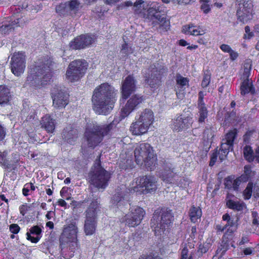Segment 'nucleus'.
I'll return each instance as SVG.
<instances>
[{
    "label": "nucleus",
    "mask_w": 259,
    "mask_h": 259,
    "mask_svg": "<svg viewBox=\"0 0 259 259\" xmlns=\"http://www.w3.org/2000/svg\"><path fill=\"white\" fill-rule=\"evenodd\" d=\"M118 92L108 83L97 87L92 96L93 109L98 114L107 115L113 109Z\"/></svg>",
    "instance_id": "nucleus-1"
},
{
    "label": "nucleus",
    "mask_w": 259,
    "mask_h": 259,
    "mask_svg": "<svg viewBox=\"0 0 259 259\" xmlns=\"http://www.w3.org/2000/svg\"><path fill=\"white\" fill-rule=\"evenodd\" d=\"M113 125L112 123L106 125H99L97 123L88 124L84 137L88 147L94 148L102 141L104 136L109 134Z\"/></svg>",
    "instance_id": "nucleus-2"
},
{
    "label": "nucleus",
    "mask_w": 259,
    "mask_h": 259,
    "mask_svg": "<svg viewBox=\"0 0 259 259\" xmlns=\"http://www.w3.org/2000/svg\"><path fill=\"white\" fill-rule=\"evenodd\" d=\"M88 177L89 182L94 187L104 190L110 179V174L101 166L100 160L97 159L89 173Z\"/></svg>",
    "instance_id": "nucleus-3"
},
{
    "label": "nucleus",
    "mask_w": 259,
    "mask_h": 259,
    "mask_svg": "<svg viewBox=\"0 0 259 259\" xmlns=\"http://www.w3.org/2000/svg\"><path fill=\"white\" fill-rule=\"evenodd\" d=\"M134 154L138 164L142 165L144 163L150 170L154 168L156 163V157L150 144L141 143L138 145L135 149Z\"/></svg>",
    "instance_id": "nucleus-4"
},
{
    "label": "nucleus",
    "mask_w": 259,
    "mask_h": 259,
    "mask_svg": "<svg viewBox=\"0 0 259 259\" xmlns=\"http://www.w3.org/2000/svg\"><path fill=\"white\" fill-rule=\"evenodd\" d=\"M173 218L170 209L163 208L155 210L151 220V227L154 228L155 234L159 235L164 233L170 226Z\"/></svg>",
    "instance_id": "nucleus-5"
},
{
    "label": "nucleus",
    "mask_w": 259,
    "mask_h": 259,
    "mask_svg": "<svg viewBox=\"0 0 259 259\" xmlns=\"http://www.w3.org/2000/svg\"><path fill=\"white\" fill-rule=\"evenodd\" d=\"M50 69L44 65L36 66L30 68L26 79V83L32 86H37L47 84L51 78Z\"/></svg>",
    "instance_id": "nucleus-6"
},
{
    "label": "nucleus",
    "mask_w": 259,
    "mask_h": 259,
    "mask_svg": "<svg viewBox=\"0 0 259 259\" xmlns=\"http://www.w3.org/2000/svg\"><path fill=\"white\" fill-rule=\"evenodd\" d=\"M100 204L97 200H93L85 211L86 220L84 224V231L87 235L93 234L96 227L98 213L100 211Z\"/></svg>",
    "instance_id": "nucleus-7"
},
{
    "label": "nucleus",
    "mask_w": 259,
    "mask_h": 259,
    "mask_svg": "<svg viewBox=\"0 0 259 259\" xmlns=\"http://www.w3.org/2000/svg\"><path fill=\"white\" fill-rule=\"evenodd\" d=\"M77 228L73 224H69L64 228L60 236V244L62 248L69 246L71 251L77 246Z\"/></svg>",
    "instance_id": "nucleus-8"
},
{
    "label": "nucleus",
    "mask_w": 259,
    "mask_h": 259,
    "mask_svg": "<svg viewBox=\"0 0 259 259\" xmlns=\"http://www.w3.org/2000/svg\"><path fill=\"white\" fill-rule=\"evenodd\" d=\"M147 12V18L152 21L153 24L154 25L158 24L159 27L162 28L165 31L169 28V21L166 19L164 12L159 11L158 6H153L148 9Z\"/></svg>",
    "instance_id": "nucleus-9"
},
{
    "label": "nucleus",
    "mask_w": 259,
    "mask_h": 259,
    "mask_svg": "<svg viewBox=\"0 0 259 259\" xmlns=\"http://www.w3.org/2000/svg\"><path fill=\"white\" fill-rule=\"evenodd\" d=\"M136 186L133 187V191L147 193L155 191L156 189V180L153 176H144L138 179Z\"/></svg>",
    "instance_id": "nucleus-10"
},
{
    "label": "nucleus",
    "mask_w": 259,
    "mask_h": 259,
    "mask_svg": "<svg viewBox=\"0 0 259 259\" xmlns=\"http://www.w3.org/2000/svg\"><path fill=\"white\" fill-rule=\"evenodd\" d=\"M133 192V188L131 189L121 185L118 187L116 193L112 197L111 202L114 207L122 209L128 203V195L129 193Z\"/></svg>",
    "instance_id": "nucleus-11"
},
{
    "label": "nucleus",
    "mask_w": 259,
    "mask_h": 259,
    "mask_svg": "<svg viewBox=\"0 0 259 259\" xmlns=\"http://www.w3.org/2000/svg\"><path fill=\"white\" fill-rule=\"evenodd\" d=\"M145 214V212L142 208L135 206L130 208V212L122 219L123 222L130 227H135L140 225Z\"/></svg>",
    "instance_id": "nucleus-12"
},
{
    "label": "nucleus",
    "mask_w": 259,
    "mask_h": 259,
    "mask_svg": "<svg viewBox=\"0 0 259 259\" xmlns=\"http://www.w3.org/2000/svg\"><path fill=\"white\" fill-rule=\"evenodd\" d=\"M238 5L237 15L239 21L246 22L252 18L253 5L251 0H236Z\"/></svg>",
    "instance_id": "nucleus-13"
},
{
    "label": "nucleus",
    "mask_w": 259,
    "mask_h": 259,
    "mask_svg": "<svg viewBox=\"0 0 259 259\" xmlns=\"http://www.w3.org/2000/svg\"><path fill=\"white\" fill-rule=\"evenodd\" d=\"M12 72L16 76L21 75L25 68V55L24 53H15L11 61Z\"/></svg>",
    "instance_id": "nucleus-14"
},
{
    "label": "nucleus",
    "mask_w": 259,
    "mask_h": 259,
    "mask_svg": "<svg viewBox=\"0 0 259 259\" xmlns=\"http://www.w3.org/2000/svg\"><path fill=\"white\" fill-rule=\"evenodd\" d=\"M53 106L56 109L64 108L68 104V95L61 89L60 87L56 86L52 90Z\"/></svg>",
    "instance_id": "nucleus-15"
},
{
    "label": "nucleus",
    "mask_w": 259,
    "mask_h": 259,
    "mask_svg": "<svg viewBox=\"0 0 259 259\" xmlns=\"http://www.w3.org/2000/svg\"><path fill=\"white\" fill-rule=\"evenodd\" d=\"M95 39L96 36L94 34H82L75 38L73 41L70 43V46L74 50L83 49L90 47L95 42Z\"/></svg>",
    "instance_id": "nucleus-16"
},
{
    "label": "nucleus",
    "mask_w": 259,
    "mask_h": 259,
    "mask_svg": "<svg viewBox=\"0 0 259 259\" xmlns=\"http://www.w3.org/2000/svg\"><path fill=\"white\" fill-rule=\"evenodd\" d=\"M192 123V118L179 115L172 120L170 126L173 131L180 132L189 128Z\"/></svg>",
    "instance_id": "nucleus-17"
},
{
    "label": "nucleus",
    "mask_w": 259,
    "mask_h": 259,
    "mask_svg": "<svg viewBox=\"0 0 259 259\" xmlns=\"http://www.w3.org/2000/svg\"><path fill=\"white\" fill-rule=\"evenodd\" d=\"M79 62H71L68 66L66 71V78L69 81L74 82L78 81L84 74V68H82L80 70H77L75 68L77 66L75 65L80 66ZM81 68V67H80Z\"/></svg>",
    "instance_id": "nucleus-18"
},
{
    "label": "nucleus",
    "mask_w": 259,
    "mask_h": 259,
    "mask_svg": "<svg viewBox=\"0 0 259 259\" xmlns=\"http://www.w3.org/2000/svg\"><path fill=\"white\" fill-rule=\"evenodd\" d=\"M136 81L132 75L127 76L122 82L121 94L123 99H126L133 92L136 91Z\"/></svg>",
    "instance_id": "nucleus-19"
},
{
    "label": "nucleus",
    "mask_w": 259,
    "mask_h": 259,
    "mask_svg": "<svg viewBox=\"0 0 259 259\" xmlns=\"http://www.w3.org/2000/svg\"><path fill=\"white\" fill-rule=\"evenodd\" d=\"M144 100L143 96L136 94L132 96L128 99L125 106L122 109V114L123 116H126L130 113L135 110L139 105L141 104Z\"/></svg>",
    "instance_id": "nucleus-20"
},
{
    "label": "nucleus",
    "mask_w": 259,
    "mask_h": 259,
    "mask_svg": "<svg viewBox=\"0 0 259 259\" xmlns=\"http://www.w3.org/2000/svg\"><path fill=\"white\" fill-rule=\"evenodd\" d=\"M24 22V20L22 18H18L11 23H7L3 22L0 23V32L5 34H8L14 30L15 27L22 26Z\"/></svg>",
    "instance_id": "nucleus-21"
},
{
    "label": "nucleus",
    "mask_w": 259,
    "mask_h": 259,
    "mask_svg": "<svg viewBox=\"0 0 259 259\" xmlns=\"http://www.w3.org/2000/svg\"><path fill=\"white\" fill-rule=\"evenodd\" d=\"M151 74L146 79V83L152 88H156L159 85L161 80L160 71L156 68L151 67Z\"/></svg>",
    "instance_id": "nucleus-22"
},
{
    "label": "nucleus",
    "mask_w": 259,
    "mask_h": 259,
    "mask_svg": "<svg viewBox=\"0 0 259 259\" xmlns=\"http://www.w3.org/2000/svg\"><path fill=\"white\" fill-rule=\"evenodd\" d=\"M78 130L72 125L67 126L62 132L63 139L68 143L72 144L78 137Z\"/></svg>",
    "instance_id": "nucleus-23"
},
{
    "label": "nucleus",
    "mask_w": 259,
    "mask_h": 259,
    "mask_svg": "<svg viewBox=\"0 0 259 259\" xmlns=\"http://www.w3.org/2000/svg\"><path fill=\"white\" fill-rule=\"evenodd\" d=\"M136 121L133 122L130 126V131L134 135H141L147 132L149 126L141 120L136 118Z\"/></svg>",
    "instance_id": "nucleus-24"
},
{
    "label": "nucleus",
    "mask_w": 259,
    "mask_h": 259,
    "mask_svg": "<svg viewBox=\"0 0 259 259\" xmlns=\"http://www.w3.org/2000/svg\"><path fill=\"white\" fill-rule=\"evenodd\" d=\"M41 124L48 133L52 134L55 128V120L50 115H46L42 118Z\"/></svg>",
    "instance_id": "nucleus-25"
},
{
    "label": "nucleus",
    "mask_w": 259,
    "mask_h": 259,
    "mask_svg": "<svg viewBox=\"0 0 259 259\" xmlns=\"http://www.w3.org/2000/svg\"><path fill=\"white\" fill-rule=\"evenodd\" d=\"M137 118L149 126L154 120L153 112L151 109H145Z\"/></svg>",
    "instance_id": "nucleus-26"
},
{
    "label": "nucleus",
    "mask_w": 259,
    "mask_h": 259,
    "mask_svg": "<svg viewBox=\"0 0 259 259\" xmlns=\"http://www.w3.org/2000/svg\"><path fill=\"white\" fill-rule=\"evenodd\" d=\"M70 16H75L79 10L82 8L83 4L80 0H70L68 1Z\"/></svg>",
    "instance_id": "nucleus-27"
},
{
    "label": "nucleus",
    "mask_w": 259,
    "mask_h": 259,
    "mask_svg": "<svg viewBox=\"0 0 259 259\" xmlns=\"http://www.w3.org/2000/svg\"><path fill=\"white\" fill-rule=\"evenodd\" d=\"M240 91L242 95H245L248 93L253 94L255 93L252 83L248 78L244 79L240 85Z\"/></svg>",
    "instance_id": "nucleus-28"
},
{
    "label": "nucleus",
    "mask_w": 259,
    "mask_h": 259,
    "mask_svg": "<svg viewBox=\"0 0 259 259\" xmlns=\"http://www.w3.org/2000/svg\"><path fill=\"white\" fill-rule=\"evenodd\" d=\"M11 97L10 89L4 85H0V105L6 104Z\"/></svg>",
    "instance_id": "nucleus-29"
},
{
    "label": "nucleus",
    "mask_w": 259,
    "mask_h": 259,
    "mask_svg": "<svg viewBox=\"0 0 259 259\" xmlns=\"http://www.w3.org/2000/svg\"><path fill=\"white\" fill-rule=\"evenodd\" d=\"M198 108L199 115L198 121L199 122H203L205 119L207 118L208 115L205 103L204 102H198Z\"/></svg>",
    "instance_id": "nucleus-30"
},
{
    "label": "nucleus",
    "mask_w": 259,
    "mask_h": 259,
    "mask_svg": "<svg viewBox=\"0 0 259 259\" xmlns=\"http://www.w3.org/2000/svg\"><path fill=\"white\" fill-rule=\"evenodd\" d=\"M13 158L10 160L7 159L5 167L11 170H15L19 165V158L17 154L12 155Z\"/></svg>",
    "instance_id": "nucleus-31"
},
{
    "label": "nucleus",
    "mask_w": 259,
    "mask_h": 259,
    "mask_svg": "<svg viewBox=\"0 0 259 259\" xmlns=\"http://www.w3.org/2000/svg\"><path fill=\"white\" fill-rule=\"evenodd\" d=\"M229 196L227 197L228 199L226 202L227 207L230 209L236 211H241L243 210L244 206L243 203H241L239 201H235L231 199H229Z\"/></svg>",
    "instance_id": "nucleus-32"
},
{
    "label": "nucleus",
    "mask_w": 259,
    "mask_h": 259,
    "mask_svg": "<svg viewBox=\"0 0 259 259\" xmlns=\"http://www.w3.org/2000/svg\"><path fill=\"white\" fill-rule=\"evenodd\" d=\"M201 214V210L199 207L192 206L190 209L189 216L191 221L193 223H195L198 219H200Z\"/></svg>",
    "instance_id": "nucleus-33"
},
{
    "label": "nucleus",
    "mask_w": 259,
    "mask_h": 259,
    "mask_svg": "<svg viewBox=\"0 0 259 259\" xmlns=\"http://www.w3.org/2000/svg\"><path fill=\"white\" fill-rule=\"evenodd\" d=\"M68 6V2L60 4L56 7V12L62 16L70 15V11Z\"/></svg>",
    "instance_id": "nucleus-34"
},
{
    "label": "nucleus",
    "mask_w": 259,
    "mask_h": 259,
    "mask_svg": "<svg viewBox=\"0 0 259 259\" xmlns=\"http://www.w3.org/2000/svg\"><path fill=\"white\" fill-rule=\"evenodd\" d=\"M23 117L25 118V120L30 121L34 119L35 116V110L33 108H24L21 111Z\"/></svg>",
    "instance_id": "nucleus-35"
},
{
    "label": "nucleus",
    "mask_w": 259,
    "mask_h": 259,
    "mask_svg": "<svg viewBox=\"0 0 259 259\" xmlns=\"http://www.w3.org/2000/svg\"><path fill=\"white\" fill-rule=\"evenodd\" d=\"M174 176V172L171 170H165L164 172H162V175L160 176L163 181L166 183H175L173 179Z\"/></svg>",
    "instance_id": "nucleus-36"
},
{
    "label": "nucleus",
    "mask_w": 259,
    "mask_h": 259,
    "mask_svg": "<svg viewBox=\"0 0 259 259\" xmlns=\"http://www.w3.org/2000/svg\"><path fill=\"white\" fill-rule=\"evenodd\" d=\"M229 245L227 242H222V244L218 247V249L216 251V255L218 256V259H221L224 255L225 254L226 252L229 249Z\"/></svg>",
    "instance_id": "nucleus-37"
},
{
    "label": "nucleus",
    "mask_w": 259,
    "mask_h": 259,
    "mask_svg": "<svg viewBox=\"0 0 259 259\" xmlns=\"http://www.w3.org/2000/svg\"><path fill=\"white\" fill-rule=\"evenodd\" d=\"M243 154L245 158L249 162L254 161V156L251 148L249 146H246L243 149Z\"/></svg>",
    "instance_id": "nucleus-38"
},
{
    "label": "nucleus",
    "mask_w": 259,
    "mask_h": 259,
    "mask_svg": "<svg viewBox=\"0 0 259 259\" xmlns=\"http://www.w3.org/2000/svg\"><path fill=\"white\" fill-rule=\"evenodd\" d=\"M251 66L252 63L250 60H247L245 61L243 66L244 72L242 75V77L243 79L248 78L250 74Z\"/></svg>",
    "instance_id": "nucleus-39"
},
{
    "label": "nucleus",
    "mask_w": 259,
    "mask_h": 259,
    "mask_svg": "<svg viewBox=\"0 0 259 259\" xmlns=\"http://www.w3.org/2000/svg\"><path fill=\"white\" fill-rule=\"evenodd\" d=\"M213 131L211 127H206L203 133V138L208 142H211V139L213 137Z\"/></svg>",
    "instance_id": "nucleus-40"
},
{
    "label": "nucleus",
    "mask_w": 259,
    "mask_h": 259,
    "mask_svg": "<svg viewBox=\"0 0 259 259\" xmlns=\"http://www.w3.org/2000/svg\"><path fill=\"white\" fill-rule=\"evenodd\" d=\"M233 144L226 141H223L221 144L220 150L221 152H223L226 154H228L230 150H233Z\"/></svg>",
    "instance_id": "nucleus-41"
},
{
    "label": "nucleus",
    "mask_w": 259,
    "mask_h": 259,
    "mask_svg": "<svg viewBox=\"0 0 259 259\" xmlns=\"http://www.w3.org/2000/svg\"><path fill=\"white\" fill-rule=\"evenodd\" d=\"M237 134V130L236 129L230 131L228 134H227L226 136V138L225 139H223V141H226V142H229L233 144L234 139L236 137Z\"/></svg>",
    "instance_id": "nucleus-42"
},
{
    "label": "nucleus",
    "mask_w": 259,
    "mask_h": 259,
    "mask_svg": "<svg viewBox=\"0 0 259 259\" xmlns=\"http://www.w3.org/2000/svg\"><path fill=\"white\" fill-rule=\"evenodd\" d=\"M253 186L252 183L249 182L247 184L246 189L243 192V195L245 199H249L250 198L252 193Z\"/></svg>",
    "instance_id": "nucleus-43"
},
{
    "label": "nucleus",
    "mask_w": 259,
    "mask_h": 259,
    "mask_svg": "<svg viewBox=\"0 0 259 259\" xmlns=\"http://www.w3.org/2000/svg\"><path fill=\"white\" fill-rule=\"evenodd\" d=\"M176 80L177 83L181 87L187 85L189 82V79L187 78L183 77L180 74H177Z\"/></svg>",
    "instance_id": "nucleus-44"
},
{
    "label": "nucleus",
    "mask_w": 259,
    "mask_h": 259,
    "mask_svg": "<svg viewBox=\"0 0 259 259\" xmlns=\"http://www.w3.org/2000/svg\"><path fill=\"white\" fill-rule=\"evenodd\" d=\"M211 75L209 72H205L203 75V79L201 82L202 88L207 87L210 81Z\"/></svg>",
    "instance_id": "nucleus-45"
},
{
    "label": "nucleus",
    "mask_w": 259,
    "mask_h": 259,
    "mask_svg": "<svg viewBox=\"0 0 259 259\" xmlns=\"http://www.w3.org/2000/svg\"><path fill=\"white\" fill-rule=\"evenodd\" d=\"M236 117V112L232 111L230 112H228L225 115V121L226 125L227 123H230Z\"/></svg>",
    "instance_id": "nucleus-46"
},
{
    "label": "nucleus",
    "mask_w": 259,
    "mask_h": 259,
    "mask_svg": "<svg viewBox=\"0 0 259 259\" xmlns=\"http://www.w3.org/2000/svg\"><path fill=\"white\" fill-rule=\"evenodd\" d=\"M195 27H197V26L194 25V24H189L188 25H185L183 27L182 31L185 34L191 35V33H192V31Z\"/></svg>",
    "instance_id": "nucleus-47"
},
{
    "label": "nucleus",
    "mask_w": 259,
    "mask_h": 259,
    "mask_svg": "<svg viewBox=\"0 0 259 259\" xmlns=\"http://www.w3.org/2000/svg\"><path fill=\"white\" fill-rule=\"evenodd\" d=\"M133 52V50L131 47H128L127 44L125 42L122 46V49L121 50V53L125 56L127 55L130 54H132Z\"/></svg>",
    "instance_id": "nucleus-48"
},
{
    "label": "nucleus",
    "mask_w": 259,
    "mask_h": 259,
    "mask_svg": "<svg viewBox=\"0 0 259 259\" xmlns=\"http://www.w3.org/2000/svg\"><path fill=\"white\" fill-rule=\"evenodd\" d=\"M238 219L236 218H231V219L227 222V224L225 225L226 228L228 227H235L236 229L237 226V222Z\"/></svg>",
    "instance_id": "nucleus-49"
},
{
    "label": "nucleus",
    "mask_w": 259,
    "mask_h": 259,
    "mask_svg": "<svg viewBox=\"0 0 259 259\" xmlns=\"http://www.w3.org/2000/svg\"><path fill=\"white\" fill-rule=\"evenodd\" d=\"M225 188L228 189H233V178L228 177L225 179Z\"/></svg>",
    "instance_id": "nucleus-50"
},
{
    "label": "nucleus",
    "mask_w": 259,
    "mask_h": 259,
    "mask_svg": "<svg viewBox=\"0 0 259 259\" xmlns=\"http://www.w3.org/2000/svg\"><path fill=\"white\" fill-rule=\"evenodd\" d=\"M73 62H79L81 64L80 66L76 65L77 66L76 68H75L76 70H80V68L81 69L80 67L84 68V73L85 72L88 67V63L86 61H85L84 60H76L73 61Z\"/></svg>",
    "instance_id": "nucleus-51"
},
{
    "label": "nucleus",
    "mask_w": 259,
    "mask_h": 259,
    "mask_svg": "<svg viewBox=\"0 0 259 259\" xmlns=\"http://www.w3.org/2000/svg\"><path fill=\"white\" fill-rule=\"evenodd\" d=\"M8 153L7 151H5L3 152L0 151V164L5 166L6 161L7 160V157Z\"/></svg>",
    "instance_id": "nucleus-52"
},
{
    "label": "nucleus",
    "mask_w": 259,
    "mask_h": 259,
    "mask_svg": "<svg viewBox=\"0 0 259 259\" xmlns=\"http://www.w3.org/2000/svg\"><path fill=\"white\" fill-rule=\"evenodd\" d=\"M41 228L38 226H34L29 229L30 234L39 235L41 233Z\"/></svg>",
    "instance_id": "nucleus-53"
},
{
    "label": "nucleus",
    "mask_w": 259,
    "mask_h": 259,
    "mask_svg": "<svg viewBox=\"0 0 259 259\" xmlns=\"http://www.w3.org/2000/svg\"><path fill=\"white\" fill-rule=\"evenodd\" d=\"M205 3L202 4L201 6V10L203 11V12L205 14L208 13L210 11V7L209 5L207 4L209 1L208 0H203Z\"/></svg>",
    "instance_id": "nucleus-54"
},
{
    "label": "nucleus",
    "mask_w": 259,
    "mask_h": 259,
    "mask_svg": "<svg viewBox=\"0 0 259 259\" xmlns=\"http://www.w3.org/2000/svg\"><path fill=\"white\" fill-rule=\"evenodd\" d=\"M133 5V3L131 1L125 2L119 5H118L117 9L118 10L126 9L127 7H131Z\"/></svg>",
    "instance_id": "nucleus-55"
},
{
    "label": "nucleus",
    "mask_w": 259,
    "mask_h": 259,
    "mask_svg": "<svg viewBox=\"0 0 259 259\" xmlns=\"http://www.w3.org/2000/svg\"><path fill=\"white\" fill-rule=\"evenodd\" d=\"M10 231L13 234H17L20 229V227L16 224H13L10 226Z\"/></svg>",
    "instance_id": "nucleus-56"
},
{
    "label": "nucleus",
    "mask_w": 259,
    "mask_h": 259,
    "mask_svg": "<svg viewBox=\"0 0 259 259\" xmlns=\"http://www.w3.org/2000/svg\"><path fill=\"white\" fill-rule=\"evenodd\" d=\"M188 250L187 248H184L181 252V259H193L191 255L188 256Z\"/></svg>",
    "instance_id": "nucleus-57"
},
{
    "label": "nucleus",
    "mask_w": 259,
    "mask_h": 259,
    "mask_svg": "<svg viewBox=\"0 0 259 259\" xmlns=\"http://www.w3.org/2000/svg\"><path fill=\"white\" fill-rule=\"evenodd\" d=\"M199 27L197 28V27H195L194 30L192 31V33L191 35L197 36V35H201L205 33V31L203 30H199Z\"/></svg>",
    "instance_id": "nucleus-58"
},
{
    "label": "nucleus",
    "mask_w": 259,
    "mask_h": 259,
    "mask_svg": "<svg viewBox=\"0 0 259 259\" xmlns=\"http://www.w3.org/2000/svg\"><path fill=\"white\" fill-rule=\"evenodd\" d=\"M245 31L246 34H244V37L250 39L253 36V32H250V28L248 26L245 27Z\"/></svg>",
    "instance_id": "nucleus-59"
},
{
    "label": "nucleus",
    "mask_w": 259,
    "mask_h": 259,
    "mask_svg": "<svg viewBox=\"0 0 259 259\" xmlns=\"http://www.w3.org/2000/svg\"><path fill=\"white\" fill-rule=\"evenodd\" d=\"M241 183L242 182L238 178L235 180L233 179V190L235 191H238L239 186Z\"/></svg>",
    "instance_id": "nucleus-60"
},
{
    "label": "nucleus",
    "mask_w": 259,
    "mask_h": 259,
    "mask_svg": "<svg viewBox=\"0 0 259 259\" xmlns=\"http://www.w3.org/2000/svg\"><path fill=\"white\" fill-rule=\"evenodd\" d=\"M26 235H27V239L31 241V242L32 243H37L40 239V237H32L29 232H27L26 233Z\"/></svg>",
    "instance_id": "nucleus-61"
},
{
    "label": "nucleus",
    "mask_w": 259,
    "mask_h": 259,
    "mask_svg": "<svg viewBox=\"0 0 259 259\" xmlns=\"http://www.w3.org/2000/svg\"><path fill=\"white\" fill-rule=\"evenodd\" d=\"M254 251V249L252 247H246L243 249V252L245 255H251Z\"/></svg>",
    "instance_id": "nucleus-62"
},
{
    "label": "nucleus",
    "mask_w": 259,
    "mask_h": 259,
    "mask_svg": "<svg viewBox=\"0 0 259 259\" xmlns=\"http://www.w3.org/2000/svg\"><path fill=\"white\" fill-rule=\"evenodd\" d=\"M220 49L224 52L229 53L232 50L231 48L228 45L223 44L220 46Z\"/></svg>",
    "instance_id": "nucleus-63"
},
{
    "label": "nucleus",
    "mask_w": 259,
    "mask_h": 259,
    "mask_svg": "<svg viewBox=\"0 0 259 259\" xmlns=\"http://www.w3.org/2000/svg\"><path fill=\"white\" fill-rule=\"evenodd\" d=\"M20 213L24 216L27 211V206L26 204H22L19 207Z\"/></svg>",
    "instance_id": "nucleus-64"
}]
</instances>
